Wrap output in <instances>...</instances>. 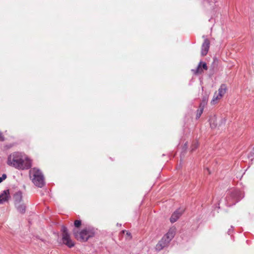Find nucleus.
I'll list each match as a JSON object with an SVG mask.
<instances>
[{
    "label": "nucleus",
    "mask_w": 254,
    "mask_h": 254,
    "mask_svg": "<svg viewBox=\"0 0 254 254\" xmlns=\"http://www.w3.org/2000/svg\"><path fill=\"white\" fill-rule=\"evenodd\" d=\"M7 164L19 170L28 169L31 161L21 153L14 152L8 156Z\"/></svg>",
    "instance_id": "1"
},
{
    "label": "nucleus",
    "mask_w": 254,
    "mask_h": 254,
    "mask_svg": "<svg viewBox=\"0 0 254 254\" xmlns=\"http://www.w3.org/2000/svg\"><path fill=\"white\" fill-rule=\"evenodd\" d=\"M29 175L32 182L36 187L41 188L45 185L44 175L40 169L35 167L31 168Z\"/></svg>",
    "instance_id": "2"
},
{
    "label": "nucleus",
    "mask_w": 254,
    "mask_h": 254,
    "mask_svg": "<svg viewBox=\"0 0 254 254\" xmlns=\"http://www.w3.org/2000/svg\"><path fill=\"white\" fill-rule=\"evenodd\" d=\"M176 233V228L175 227L170 228L168 232L162 237L157 244L155 249L157 251H160L164 248L167 247L171 241L174 238Z\"/></svg>",
    "instance_id": "3"
},
{
    "label": "nucleus",
    "mask_w": 254,
    "mask_h": 254,
    "mask_svg": "<svg viewBox=\"0 0 254 254\" xmlns=\"http://www.w3.org/2000/svg\"><path fill=\"white\" fill-rule=\"evenodd\" d=\"M75 238L80 242H86L90 238L94 236V232L90 229H84L79 233L74 230L73 231Z\"/></svg>",
    "instance_id": "4"
},
{
    "label": "nucleus",
    "mask_w": 254,
    "mask_h": 254,
    "mask_svg": "<svg viewBox=\"0 0 254 254\" xmlns=\"http://www.w3.org/2000/svg\"><path fill=\"white\" fill-rule=\"evenodd\" d=\"M244 196L243 193L239 190H234L232 191L229 196L226 197L228 203H230L229 205H235Z\"/></svg>",
    "instance_id": "5"
},
{
    "label": "nucleus",
    "mask_w": 254,
    "mask_h": 254,
    "mask_svg": "<svg viewBox=\"0 0 254 254\" xmlns=\"http://www.w3.org/2000/svg\"><path fill=\"white\" fill-rule=\"evenodd\" d=\"M61 231L62 232V241L63 244L69 248L73 247L74 246V243L70 239L67 228L64 226H63Z\"/></svg>",
    "instance_id": "6"
},
{
    "label": "nucleus",
    "mask_w": 254,
    "mask_h": 254,
    "mask_svg": "<svg viewBox=\"0 0 254 254\" xmlns=\"http://www.w3.org/2000/svg\"><path fill=\"white\" fill-rule=\"evenodd\" d=\"M185 209L184 208H179L177 209L172 215L170 218L171 223H174L177 221L184 212Z\"/></svg>",
    "instance_id": "7"
},
{
    "label": "nucleus",
    "mask_w": 254,
    "mask_h": 254,
    "mask_svg": "<svg viewBox=\"0 0 254 254\" xmlns=\"http://www.w3.org/2000/svg\"><path fill=\"white\" fill-rule=\"evenodd\" d=\"M210 47L209 40L205 38L201 46V55L202 56H205L207 55Z\"/></svg>",
    "instance_id": "8"
},
{
    "label": "nucleus",
    "mask_w": 254,
    "mask_h": 254,
    "mask_svg": "<svg viewBox=\"0 0 254 254\" xmlns=\"http://www.w3.org/2000/svg\"><path fill=\"white\" fill-rule=\"evenodd\" d=\"M10 198L9 190H5L0 194V204H2L8 201Z\"/></svg>",
    "instance_id": "9"
},
{
    "label": "nucleus",
    "mask_w": 254,
    "mask_h": 254,
    "mask_svg": "<svg viewBox=\"0 0 254 254\" xmlns=\"http://www.w3.org/2000/svg\"><path fill=\"white\" fill-rule=\"evenodd\" d=\"M13 198L15 201V204L16 203H19L21 201L22 199V192L19 191L16 192L13 196Z\"/></svg>",
    "instance_id": "10"
},
{
    "label": "nucleus",
    "mask_w": 254,
    "mask_h": 254,
    "mask_svg": "<svg viewBox=\"0 0 254 254\" xmlns=\"http://www.w3.org/2000/svg\"><path fill=\"white\" fill-rule=\"evenodd\" d=\"M227 90V87L226 84H222L219 88L217 94H219V97H223L224 94L226 93Z\"/></svg>",
    "instance_id": "11"
},
{
    "label": "nucleus",
    "mask_w": 254,
    "mask_h": 254,
    "mask_svg": "<svg viewBox=\"0 0 254 254\" xmlns=\"http://www.w3.org/2000/svg\"><path fill=\"white\" fill-rule=\"evenodd\" d=\"M15 205L18 211H19L21 213H25L26 210V206L23 203H16Z\"/></svg>",
    "instance_id": "12"
},
{
    "label": "nucleus",
    "mask_w": 254,
    "mask_h": 254,
    "mask_svg": "<svg viewBox=\"0 0 254 254\" xmlns=\"http://www.w3.org/2000/svg\"><path fill=\"white\" fill-rule=\"evenodd\" d=\"M191 71L195 75L202 73L203 71V69H202L201 64L199 63L197 68L195 69H192Z\"/></svg>",
    "instance_id": "13"
},
{
    "label": "nucleus",
    "mask_w": 254,
    "mask_h": 254,
    "mask_svg": "<svg viewBox=\"0 0 254 254\" xmlns=\"http://www.w3.org/2000/svg\"><path fill=\"white\" fill-rule=\"evenodd\" d=\"M222 98V97H219V94L216 92L214 93L213 99L211 101V104L212 105H215L218 102V101Z\"/></svg>",
    "instance_id": "14"
},
{
    "label": "nucleus",
    "mask_w": 254,
    "mask_h": 254,
    "mask_svg": "<svg viewBox=\"0 0 254 254\" xmlns=\"http://www.w3.org/2000/svg\"><path fill=\"white\" fill-rule=\"evenodd\" d=\"M208 99V95L207 94H206L205 95L203 96L202 99V101L199 105L201 106L202 107H204L207 103Z\"/></svg>",
    "instance_id": "15"
},
{
    "label": "nucleus",
    "mask_w": 254,
    "mask_h": 254,
    "mask_svg": "<svg viewBox=\"0 0 254 254\" xmlns=\"http://www.w3.org/2000/svg\"><path fill=\"white\" fill-rule=\"evenodd\" d=\"M204 107H202L201 106L199 105V109L197 111L196 115V119H198L200 118L201 114L203 113V111L204 109Z\"/></svg>",
    "instance_id": "16"
},
{
    "label": "nucleus",
    "mask_w": 254,
    "mask_h": 254,
    "mask_svg": "<svg viewBox=\"0 0 254 254\" xmlns=\"http://www.w3.org/2000/svg\"><path fill=\"white\" fill-rule=\"evenodd\" d=\"M210 125L211 128H215L217 127L216 123V118L214 117L209 120Z\"/></svg>",
    "instance_id": "17"
},
{
    "label": "nucleus",
    "mask_w": 254,
    "mask_h": 254,
    "mask_svg": "<svg viewBox=\"0 0 254 254\" xmlns=\"http://www.w3.org/2000/svg\"><path fill=\"white\" fill-rule=\"evenodd\" d=\"M198 146V143L197 141H195L193 143L191 146V151H192L196 149Z\"/></svg>",
    "instance_id": "18"
},
{
    "label": "nucleus",
    "mask_w": 254,
    "mask_h": 254,
    "mask_svg": "<svg viewBox=\"0 0 254 254\" xmlns=\"http://www.w3.org/2000/svg\"><path fill=\"white\" fill-rule=\"evenodd\" d=\"M81 225V220H76L74 222V225L76 228L80 227Z\"/></svg>",
    "instance_id": "19"
},
{
    "label": "nucleus",
    "mask_w": 254,
    "mask_h": 254,
    "mask_svg": "<svg viewBox=\"0 0 254 254\" xmlns=\"http://www.w3.org/2000/svg\"><path fill=\"white\" fill-rule=\"evenodd\" d=\"M199 64H201V66L203 70H207V69H208L207 66L205 63L202 62H200Z\"/></svg>",
    "instance_id": "20"
},
{
    "label": "nucleus",
    "mask_w": 254,
    "mask_h": 254,
    "mask_svg": "<svg viewBox=\"0 0 254 254\" xmlns=\"http://www.w3.org/2000/svg\"><path fill=\"white\" fill-rule=\"evenodd\" d=\"M7 176L5 174H3L1 177H0V183L6 179Z\"/></svg>",
    "instance_id": "21"
},
{
    "label": "nucleus",
    "mask_w": 254,
    "mask_h": 254,
    "mask_svg": "<svg viewBox=\"0 0 254 254\" xmlns=\"http://www.w3.org/2000/svg\"><path fill=\"white\" fill-rule=\"evenodd\" d=\"M4 137L3 136L2 133L0 132V141H4Z\"/></svg>",
    "instance_id": "22"
},
{
    "label": "nucleus",
    "mask_w": 254,
    "mask_h": 254,
    "mask_svg": "<svg viewBox=\"0 0 254 254\" xmlns=\"http://www.w3.org/2000/svg\"><path fill=\"white\" fill-rule=\"evenodd\" d=\"M126 234L129 237V239H130L131 238V234L130 232L128 231H126Z\"/></svg>",
    "instance_id": "23"
},
{
    "label": "nucleus",
    "mask_w": 254,
    "mask_h": 254,
    "mask_svg": "<svg viewBox=\"0 0 254 254\" xmlns=\"http://www.w3.org/2000/svg\"><path fill=\"white\" fill-rule=\"evenodd\" d=\"M231 230L230 229H229L228 231V233L229 235H230L231 234Z\"/></svg>",
    "instance_id": "24"
},
{
    "label": "nucleus",
    "mask_w": 254,
    "mask_h": 254,
    "mask_svg": "<svg viewBox=\"0 0 254 254\" xmlns=\"http://www.w3.org/2000/svg\"><path fill=\"white\" fill-rule=\"evenodd\" d=\"M126 232V231H125V230H123V231H122V233H125Z\"/></svg>",
    "instance_id": "25"
}]
</instances>
